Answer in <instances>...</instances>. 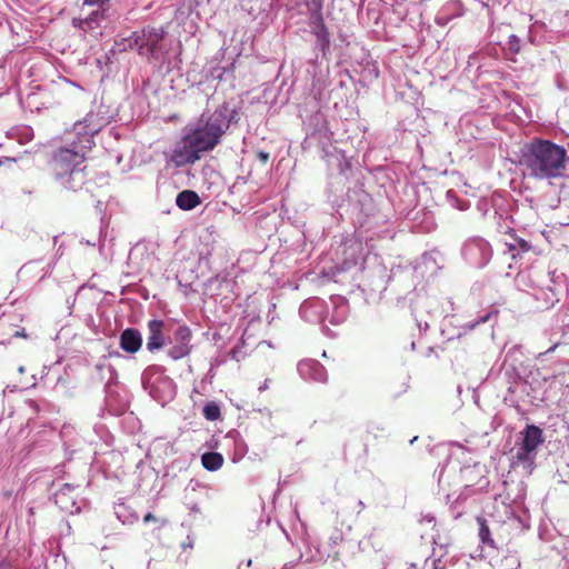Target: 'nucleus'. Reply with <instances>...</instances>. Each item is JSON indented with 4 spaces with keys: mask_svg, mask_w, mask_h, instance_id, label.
Returning a JSON list of instances; mask_svg holds the SVG:
<instances>
[{
    "mask_svg": "<svg viewBox=\"0 0 569 569\" xmlns=\"http://www.w3.org/2000/svg\"><path fill=\"white\" fill-rule=\"evenodd\" d=\"M508 49L515 54L520 52V40L515 34L510 36L508 39Z\"/></svg>",
    "mask_w": 569,
    "mask_h": 569,
    "instance_id": "obj_16",
    "label": "nucleus"
},
{
    "mask_svg": "<svg viewBox=\"0 0 569 569\" xmlns=\"http://www.w3.org/2000/svg\"><path fill=\"white\" fill-rule=\"evenodd\" d=\"M236 111L229 112L227 103L218 107L210 114H201L197 124L187 130L182 138L177 141L171 161L177 167L193 164L200 160L203 152L213 150L221 141V138L230 127Z\"/></svg>",
    "mask_w": 569,
    "mask_h": 569,
    "instance_id": "obj_1",
    "label": "nucleus"
},
{
    "mask_svg": "<svg viewBox=\"0 0 569 569\" xmlns=\"http://www.w3.org/2000/svg\"><path fill=\"white\" fill-rule=\"evenodd\" d=\"M223 457L219 452H204L201 456V463L208 471H217L223 465Z\"/></svg>",
    "mask_w": 569,
    "mask_h": 569,
    "instance_id": "obj_13",
    "label": "nucleus"
},
{
    "mask_svg": "<svg viewBox=\"0 0 569 569\" xmlns=\"http://www.w3.org/2000/svg\"><path fill=\"white\" fill-rule=\"evenodd\" d=\"M221 411L217 403L210 402L203 407V416L207 420L214 421L220 418Z\"/></svg>",
    "mask_w": 569,
    "mask_h": 569,
    "instance_id": "obj_15",
    "label": "nucleus"
},
{
    "mask_svg": "<svg viewBox=\"0 0 569 569\" xmlns=\"http://www.w3.org/2000/svg\"><path fill=\"white\" fill-rule=\"evenodd\" d=\"M521 442L516 452L519 462L531 461L535 458L537 448L545 441L542 429L535 425H528L521 431Z\"/></svg>",
    "mask_w": 569,
    "mask_h": 569,
    "instance_id": "obj_5",
    "label": "nucleus"
},
{
    "mask_svg": "<svg viewBox=\"0 0 569 569\" xmlns=\"http://www.w3.org/2000/svg\"><path fill=\"white\" fill-rule=\"evenodd\" d=\"M99 130L100 124L96 121V116L88 113L83 120L77 121L73 124L77 139H73L70 144L73 146L77 143V149L80 151L84 150V153L88 154L94 146L93 137Z\"/></svg>",
    "mask_w": 569,
    "mask_h": 569,
    "instance_id": "obj_4",
    "label": "nucleus"
},
{
    "mask_svg": "<svg viewBox=\"0 0 569 569\" xmlns=\"http://www.w3.org/2000/svg\"><path fill=\"white\" fill-rule=\"evenodd\" d=\"M557 345H555L553 347H551L547 352H550V351H553L556 349Z\"/></svg>",
    "mask_w": 569,
    "mask_h": 569,
    "instance_id": "obj_22",
    "label": "nucleus"
},
{
    "mask_svg": "<svg viewBox=\"0 0 569 569\" xmlns=\"http://www.w3.org/2000/svg\"><path fill=\"white\" fill-rule=\"evenodd\" d=\"M88 154L73 146L60 147L52 152L49 169L60 186L70 191L81 190L88 182Z\"/></svg>",
    "mask_w": 569,
    "mask_h": 569,
    "instance_id": "obj_3",
    "label": "nucleus"
},
{
    "mask_svg": "<svg viewBox=\"0 0 569 569\" xmlns=\"http://www.w3.org/2000/svg\"><path fill=\"white\" fill-rule=\"evenodd\" d=\"M174 343L169 349L168 355L173 360H179L184 357H187L191 350V339H192V332L189 327L187 326H179L178 329L174 331Z\"/></svg>",
    "mask_w": 569,
    "mask_h": 569,
    "instance_id": "obj_7",
    "label": "nucleus"
},
{
    "mask_svg": "<svg viewBox=\"0 0 569 569\" xmlns=\"http://www.w3.org/2000/svg\"><path fill=\"white\" fill-rule=\"evenodd\" d=\"M342 253L346 256L342 260L341 270H348L357 266L360 252L362 250L361 242L353 239H348L342 242Z\"/></svg>",
    "mask_w": 569,
    "mask_h": 569,
    "instance_id": "obj_11",
    "label": "nucleus"
},
{
    "mask_svg": "<svg viewBox=\"0 0 569 569\" xmlns=\"http://www.w3.org/2000/svg\"><path fill=\"white\" fill-rule=\"evenodd\" d=\"M261 159L266 162L268 160V153H261L260 154Z\"/></svg>",
    "mask_w": 569,
    "mask_h": 569,
    "instance_id": "obj_21",
    "label": "nucleus"
},
{
    "mask_svg": "<svg viewBox=\"0 0 569 569\" xmlns=\"http://www.w3.org/2000/svg\"><path fill=\"white\" fill-rule=\"evenodd\" d=\"M200 197L196 191L192 190H183L178 193L176 203L182 210H192L198 204H200Z\"/></svg>",
    "mask_w": 569,
    "mask_h": 569,
    "instance_id": "obj_12",
    "label": "nucleus"
},
{
    "mask_svg": "<svg viewBox=\"0 0 569 569\" xmlns=\"http://www.w3.org/2000/svg\"><path fill=\"white\" fill-rule=\"evenodd\" d=\"M508 248H509L510 251H515L517 249V244L516 243H509Z\"/></svg>",
    "mask_w": 569,
    "mask_h": 569,
    "instance_id": "obj_20",
    "label": "nucleus"
},
{
    "mask_svg": "<svg viewBox=\"0 0 569 569\" xmlns=\"http://www.w3.org/2000/svg\"><path fill=\"white\" fill-rule=\"evenodd\" d=\"M477 522L479 525V538L481 542L490 547H493L495 541L491 538V532L487 525V520L483 517H478Z\"/></svg>",
    "mask_w": 569,
    "mask_h": 569,
    "instance_id": "obj_14",
    "label": "nucleus"
},
{
    "mask_svg": "<svg viewBox=\"0 0 569 569\" xmlns=\"http://www.w3.org/2000/svg\"><path fill=\"white\" fill-rule=\"evenodd\" d=\"M280 569H290V567L288 565H284L283 567H281Z\"/></svg>",
    "mask_w": 569,
    "mask_h": 569,
    "instance_id": "obj_23",
    "label": "nucleus"
},
{
    "mask_svg": "<svg viewBox=\"0 0 569 569\" xmlns=\"http://www.w3.org/2000/svg\"><path fill=\"white\" fill-rule=\"evenodd\" d=\"M516 244L517 248H520L522 251H529L531 248L530 244L523 239H517Z\"/></svg>",
    "mask_w": 569,
    "mask_h": 569,
    "instance_id": "obj_17",
    "label": "nucleus"
},
{
    "mask_svg": "<svg viewBox=\"0 0 569 569\" xmlns=\"http://www.w3.org/2000/svg\"><path fill=\"white\" fill-rule=\"evenodd\" d=\"M568 154L566 149L550 140L535 138L523 144L519 164L528 177L536 180H555L566 176Z\"/></svg>",
    "mask_w": 569,
    "mask_h": 569,
    "instance_id": "obj_2",
    "label": "nucleus"
},
{
    "mask_svg": "<svg viewBox=\"0 0 569 569\" xmlns=\"http://www.w3.org/2000/svg\"><path fill=\"white\" fill-rule=\"evenodd\" d=\"M120 348L128 353H136L142 347V336L138 329L127 328L119 338Z\"/></svg>",
    "mask_w": 569,
    "mask_h": 569,
    "instance_id": "obj_9",
    "label": "nucleus"
},
{
    "mask_svg": "<svg viewBox=\"0 0 569 569\" xmlns=\"http://www.w3.org/2000/svg\"><path fill=\"white\" fill-rule=\"evenodd\" d=\"M84 4L99 7V9L91 12L88 18L80 21L79 27L84 32L101 27L103 21L110 22L118 18V13L114 10H110L109 0H84Z\"/></svg>",
    "mask_w": 569,
    "mask_h": 569,
    "instance_id": "obj_6",
    "label": "nucleus"
},
{
    "mask_svg": "<svg viewBox=\"0 0 569 569\" xmlns=\"http://www.w3.org/2000/svg\"><path fill=\"white\" fill-rule=\"evenodd\" d=\"M268 379L264 380L263 385L259 387V391H263L268 388Z\"/></svg>",
    "mask_w": 569,
    "mask_h": 569,
    "instance_id": "obj_19",
    "label": "nucleus"
},
{
    "mask_svg": "<svg viewBox=\"0 0 569 569\" xmlns=\"http://www.w3.org/2000/svg\"><path fill=\"white\" fill-rule=\"evenodd\" d=\"M163 327L164 323L162 320L153 319L148 322L149 337L147 349L150 352L159 350L164 346Z\"/></svg>",
    "mask_w": 569,
    "mask_h": 569,
    "instance_id": "obj_10",
    "label": "nucleus"
},
{
    "mask_svg": "<svg viewBox=\"0 0 569 569\" xmlns=\"http://www.w3.org/2000/svg\"><path fill=\"white\" fill-rule=\"evenodd\" d=\"M134 36V46L139 50L147 48L148 51L153 53L158 44L164 38L166 31L163 30V28L148 27L142 29L140 33L136 32Z\"/></svg>",
    "mask_w": 569,
    "mask_h": 569,
    "instance_id": "obj_8",
    "label": "nucleus"
},
{
    "mask_svg": "<svg viewBox=\"0 0 569 569\" xmlns=\"http://www.w3.org/2000/svg\"><path fill=\"white\" fill-rule=\"evenodd\" d=\"M156 520V517L153 513L151 512H148L144 517H143V522L144 523H148L150 521H154Z\"/></svg>",
    "mask_w": 569,
    "mask_h": 569,
    "instance_id": "obj_18",
    "label": "nucleus"
}]
</instances>
